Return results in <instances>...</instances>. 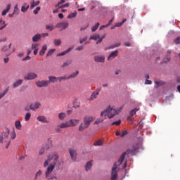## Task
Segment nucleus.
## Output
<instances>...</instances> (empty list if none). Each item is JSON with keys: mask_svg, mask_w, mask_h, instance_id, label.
<instances>
[{"mask_svg": "<svg viewBox=\"0 0 180 180\" xmlns=\"http://www.w3.org/2000/svg\"><path fill=\"white\" fill-rule=\"evenodd\" d=\"M30 9H33L34 7L38 6V5L40 4L39 1H34V0H32Z\"/></svg>", "mask_w": 180, "mask_h": 180, "instance_id": "obj_26", "label": "nucleus"}, {"mask_svg": "<svg viewBox=\"0 0 180 180\" xmlns=\"http://www.w3.org/2000/svg\"><path fill=\"white\" fill-rule=\"evenodd\" d=\"M155 84L156 85L155 86V88H158V86H162V85H164L165 82L163 81L155 80Z\"/></svg>", "mask_w": 180, "mask_h": 180, "instance_id": "obj_31", "label": "nucleus"}, {"mask_svg": "<svg viewBox=\"0 0 180 180\" xmlns=\"http://www.w3.org/2000/svg\"><path fill=\"white\" fill-rule=\"evenodd\" d=\"M103 144V141H102V140H101V139H98L96 142L94 143V146H102Z\"/></svg>", "mask_w": 180, "mask_h": 180, "instance_id": "obj_34", "label": "nucleus"}, {"mask_svg": "<svg viewBox=\"0 0 180 180\" xmlns=\"http://www.w3.org/2000/svg\"><path fill=\"white\" fill-rule=\"evenodd\" d=\"M43 174V172L41 170H39L36 174L34 178V180H37L40 176H41V174Z\"/></svg>", "mask_w": 180, "mask_h": 180, "instance_id": "obj_30", "label": "nucleus"}, {"mask_svg": "<svg viewBox=\"0 0 180 180\" xmlns=\"http://www.w3.org/2000/svg\"><path fill=\"white\" fill-rule=\"evenodd\" d=\"M120 42H118V43H115V44H114L112 46H110V47H109V49H115V47H119V46H120Z\"/></svg>", "mask_w": 180, "mask_h": 180, "instance_id": "obj_44", "label": "nucleus"}, {"mask_svg": "<svg viewBox=\"0 0 180 180\" xmlns=\"http://www.w3.org/2000/svg\"><path fill=\"white\" fill-rule=\"evenodd\" d=\"M72 50V48L70 47L66 51L61 52L57 54V57H61V56H65V54H68Z\"/></svg>", "mask_w": 180, "mask_h": 180, "instance_id": "obj_23", "label": "nucleus"}, {"mask_svg": "<svg viewBox=\"0 0 180 180\" xmlns=\"http://www.w3.org/2000/svg\"><path fill=\"white\" fill-rule=\"evenodd\" d=\"M22 84H23V79H18L16 80L13 84V88H18V86H20V85H22Z\"/></svg>", "mask_w": 180, "mask_h": 180, "instance_id": "obj_18", "label": "nucleus"}, {"mask_svg": "<svg viewBox=\"0 0 180 180\" xmlns=\"http://www.w3.org/2000/svg\"><path fill=\"white\" fill-rule=\"evenodd\" d=\"M71 61L70 62H65L63 65H62V68H65V67H68L70 65V64H71Z\"/></svg>", "mask_w": 180, "mask_h": 180, "instance_id": "obj_48", "label": "nucleus"}, {"mask_svg": "<svg viewBox=\"0 0 180 180\" xmlns=\"http://www.w3.org/2000/svg\"><path fill=\"white\" fill-rule=\"evenodd\" d=\"M77 16V13H72L68 16V19H71L72 18H75Z\"/></svg>", "mask_w": 180, "mask_h": 180, "instance_id": "obj_49", "label": "nucleus"}, {"mask_svg": "<svg viewBox=\"0 0 180 180\" xmlns=\"http://www.w3.org/2000/svg\"><path fill=\"white\" fill-rule=\"evenodd\" d=\"M58 154L57 153H53L48 155L47 160L44 162V168H46L45 171V176L47 180L57 179L56 176L51 174L54 168L56 167V169H60V167L64 164V162L58 160Z\"/></svg>", "mask_w": 180, "mask_h": 180, "instance_id": "obj_1", "label": "nucleus"}, {"mask_svg": "<svg viewBox=\"0 0 180 180\" xmlns=\"http://www.w3.org/2000/svg\"><path fill=\"white\" fill-rule=\"evenodd\" d=\"M70 157L73 161L77 160V150L75 149H69Z\"/></svg>", "mask_w": 180, "mask_h": 180, "instance_id": "obj_14", "label": "nucleus"}, {"mask_svg": "<svg viewBox=\"0 0 180 180\" xmlns=\"http://www.w3.org/2000/svg\"><path fill=\"white\" fill-rule=\"evenodd\" d=\"M105 37H106V34H104L103 36H102L101 37V36L98 34L92 35L90 37V40H98L96 41V44H101L102 43V40H103V39H105Z\"/></svg>", "mask_w": 180, "mask_h": 180, "instance_id": "obj_7", "label": "nucleus"}, {"mask_svg": "<svg viewBox=\"0 0 180 180\" xmlns=\"http://www.w3.org/2000/svg\"><path fill=\"white\" fill-rule=\"evenodd\" d=\"M53 43L55 46H61V39H54Z\"/></svg>", "mask_w": 180, "mask_h": 180, "instance_id": "obj_41", "label": "nucleus"}, {"mask_svg": "<svg viewBox=\"0 0 180 180\" xmlns=\"http://www.w3.org/2000/svg\"><path fill=\"white\" fill-rule=\"evenodd\" d=\"M30 58H31L30 56H27V57L24 58L22 59V60L23 61H27V60H30Z\"/></svg>", "mask_w": 180, "mask_h": 180, "instance_id": "obj_63", "label": "nucleus"}, {"mask_svg": "<svg viewBox=\"0 0 180 180\" xmlns=\"http://www.w3.org/2000/svg\"><path fill=\"white\" fill-rule=\"evenodd\" d=\"M11 46H12V44H10L8 46H7L6 45H4L2 48V51H8V50H9V49H11Z\"/></svg>", "mask_w": 180, "mask_h": 180, "instance_id": "obj_37", "label": "nucleus"}, {"mask_svg": "<svg viewBox=\"0 0 180 180\" xmlns=\"http://www.w3.org/2000/svg\"><path fill=\"white\" fill-rule=\"evenodd\" d=\"M78 74H79V72L78 71L72 73L70 75L68 76L69 79H71V78H75L77 75H78Z\"/></svg>", "mask_w": 180, "mask_h": 180, "instance_id": "obj_35", "label": "nucleus"}, {"mask_svg": "<svg viewBox=\"0 0 180 180\" xmlns=\"http://www.w3.org/2000/svg\"><path fill=\"white\" fill-rule=\"evenodd\" d=\"M137 112H139V108H135V109L131 110L129 112L130 116H134V115H136V113H137Z\"/></svg>", "mask_w": 180, "mask_h": 180, "instance_id": "obj_38", "label": "nucleus"}, {"mask_svg": "<svg viewBox=\"0 0 180 180\" xmlns=\"http://www.w3.org/2000/svg\"><path fill=\"white\" fill-rule=\"evenodd\" d=\"M50 147H51V143H49V144L46 143L45 145H44L39 151V155H43L46 150H49Z\"/></svg>", "mask_w": 180, "mask_h": 180, "instance_id": "obj_12", "label": "nucleus"}, {"mask_svg": "<svg viewBox=\"0 0 180 180\" xmlns=\"http://www.w3.org/2000/svg\"><path fill=\"white\" fill-rule=\"evenodd\" d=\"M86 39H88L86 37H83L82 39H81L79 40L80 44H82V43H84V41H86Z\"/></svg>", "mask_w": 180, "mask_h": 180, "instance_id": "obj_55", "label": "nucleus"}, {"mask_svg": "<svg viewBox=\"0 0 180 180\" xmlns=\"http://www.w3.org/2000/svg\"><path fill=\"white\" fill-rule=\"evenodd\" d=\"M6 40H8V39H6V37L1 38V39H0V43H5V41H6Z\"/></svg>", "mask_w": 180, "mask_h": 180, "instance_id": "obj_61", "label": "nucleus"}, {"mask_svg": "<svg viewBox=\"0 0 180 180\" xmlns=\"http://www.w3.org/2000/svg\"><path fill=\"white\" fill-rule=\"evenodd\" d=\"M11 8H12V5L8 4L6 9L4 10L1 13L2 16H5L11 11Z\"/></svg>", "mask_w": 180, "mask_h": 180, "instance_id": "obj_25", "label": "nucleus"}, {"mask_svg": "<svg viewBox=\"0 0 180 180\" xmlns=\"http://www.w3.org/2000/svg\"><path fill=\"white\" fill-rule=\"evenodd\" d=\"M118 54H119L118 51H115L111 52L108 57V60H110L111 58H115V57H117Z\"/></svg>", "mask_w": 180, "mask_h": 180, "instance_id": "obj_20", "label": "nucleus"}, {"mask_svg": "<svg viewBox=\"0 0 180 180\" xmlns=\"http://www.w3.org/2000/svg\"><path fill=\"white\" fill-rule=\"evenodd\" d=\"M54 51H56V49H51L50 50L47 54H46V57H49L50 56H52L53 53H54Z\"/></svg>", "mask_w": 180, "mask_h": 180, "instance_id": "obj_50", "label": "nucleus"}, {"mask_svg": "<svg viewBox=\"0 0 180 180\" xmlns=\"http://www.w3.org/2000/svg\"><path fill=\"white\" fill-rule=\"evenodd\" d=\"M8 91H9V89H6V90H4L3 94H0V99H2V98H4V96L8 94Z\"/></svg>", "mask_w": 180, "mask_h": 180, "instance_id": "obj_46", "label": "nucleus"}, {"mask_svg": "<svg viewBox=\"0 0 180 180\" xmlns=\"http://www.w3.org/2000/svg\"><path fill=\"white\" fill-rule=\"evenodd\" d=\"M64 123L66 129H68V127H75V126H78V124H79V120L70 119L69 121Z\"/></svg>", "mask_w": 180, "mask_h": 180, "instance_id": "obj_6", "label": "nucleus"}, {"mask_svg": "<svg viewBox=\"0 0 180 180\" xmlns=\"http://www.w3.org/2000/svg\"><path fill=\"white\" fill-rule=\"evenodd\" d=\"M124 157H126V153H124L121 155L117 163H115L111 172V179L110 180H117V167L122 165V163L124 160Z\"/></svg>", "mask_w": 180, "mask_h": 180, "instance_id": "obj_2", "label": "nucleus"}, {"mask_svg": "<svg viewBox=\"0 0 180 180\" xmlns=\"http://www.w3.org/2000/svg\"><path fill=\"white\" fill-rule=\"evenodd\" d=\"M30 117H32V114H30V112H27L25 117V122H29L30 120Z\"/></svg>", "mask_w": 180, "mask_h": 180, "instance_id": "obj_36", "label": "nucleus"}, {"mask_svg": "<svg viewBox=\"0 0 180 180\" xmlns=\"http://www.w3.org/2000/svg\"><path fill=\"white\" fill-rule=\"evenodd\" d=\"M46 30H50V32H51V31L54 30V27H53V25H47L46 26Z\"/></svg>", "mask_w": 180, "mask_h": 180, "instance_id": "obj_45", "label": "nucleus"}, {"mask_svg": "<svg viewBox=\"0 0 180 180\" xmlns=\"http://www.w3.org/2000/svg\"><path fill=\"white\" fill-rule=\"evenodd\" d=\"M103 120H105V119L98 120L95 121L94 124H99V123H102V122H103Z\"/></svg>", "mask_w": 180, "mask_h": 180, "instance_id": "obj_58", "label": "nucleus"}, {"mask_svg": "<svg viewBox=\"0 0 180 180\" xmlns=\"http://www.w3.org/2000/svg\"><path fill=\"white\" fill-rule=\"evenodd\" d=\"M172 53V51L171 50L167 51V55L165 56L163 63H168V61H169V56H171Z\"/></svg>", "mask_w": 180, "mask_h": 180, "instance_id": "obj_24", "label": "nucleus"}, {"mask_svg": "<svg viewBox=\"0 0 180 180\" xmlns=\"http://www.w3.org/2000/svg\"><path fill=\"white\" fill-rule=\"evenodd\" d=\"M48 82H52L53 84H56V82H58V77L54 76H49Z\"/></svg>", "mask_w": 180, "mask_h": 180, "instance_id": "obj_21", "label": "nucleus"}, {"mask_svg": "<svg viewBox=\"0 0 180 180\" xmlns=\"http://www.w3.org/2000/svg\"><path fill=\"white\" fill-rule=\"evenodd\" d=\"M31 49L32 50H39V44H32Z\"/></svg>", "mask_w": 180, "mask_h": 180, "instance_id": "obj_40", "label": "nucleus"}, {"mask_svg": "<svg viewBox=\"0 0 180 180\" xmlns=\"http://www.w3.org/2000/svg\"><path fill=\"white\" fill-rule=\"evenodd\" d=\"M122 123V121L121 120H118V121H116V122H114L111 124V126H119L120 125V124Z\"/></svg>", "mask_w": 180, "mask_h": 180, "instance_id": "obj_47", "label": "nucleus"}, {"mask_svg": "<svg viewBox=\"0 0 180 180\" xmlns=\"http://www.w3.org/2000/svg\"><path fill=\"white\" fill-rule=\"evenodd\" d=\"M29 8H30V6H29V5L27 6V7H25V6H22L21 7V12H23V13L27 12V9H29Z\"/></svg>", "mask_w": 180, "mask_h": 180, "instance_id": "obj_43", "label": "nucleus"}, {"mask_svg": "<svg viewBox=\"0 0 180 180\" xmlns=\"http://www.w3.org/2000/svg\"><path fill=\"white\" fill-rule=\"evenodd\" d=\"M127 134V131L124 130L122 131V134H121V137H124V136H126Z\"/></svg>", "mask_w": 180, "mask_h": 180, "instance_id": "obj_60", "label": "nucleus"}, {"mask_svg": "<svg viewBox=\"0 0 180 180\" xmlns=\"http://www.w3.org/2000/svg\"><path fill=\"white\" fill-rule=\"evenodd\" d=\"M36 78H37V74L33 72H28L26 75L24 76V79H25V81L36 79Z\"/></svg>", "mask_w": 180, "mask_h": 180, "instance_id": "obj_8", "label": "nucleus"}, {"mask_svg": "<svg viewBox=\"0 0 180 180\" xmlns=\"http://www.w3.org/2000/svg\"><path fill=\"white\" fill-rule=\"evenodd\" d=\"M94 61L96 63H105V56H95Z\"/></svg>", "mask_w": 180, "mask_h": 180, "instance_id": "obj_19", "label": "nucleus"}, {"mask_svg": "<svg viewBox=\"0 0 180 180\" xmlns=\"http://www.w3.org/2000/svg\"><path fill=\"white\" fill-rule=\"evenodd\" d=\"M153 82L150 80L146 79L145 82V84H146V85H151Z\"/></svg>", "mask_w": 180, "mask_h": 180, "instance_id": "obj_62", "label": "nucleus"}, {"mask_svg": "<svg viewBox=\"0 0 180 180\" xmlns=\"http://www.w3.org/2000/svg\"><path fill=\"white\" fill-rule=\"evenodd\" d=\"M92 167V161H89L86 165V171H89Z\"/></svg>", "mask_w": 180, "mask_h": 180, "instance_id": "obj_33", "label": "nucleus"}, {"mask_svg": "<svg viewBox=\"0 0 180 180\" xmlns=\"http://www.w3.org/2000/svg\"><path fill=\"white\" fill-rule=\"evenodd\" d=\"M65 2H67V0H60V1L58 3V6H60V5H63V4H65Z\"/></svg>", "mask_w": 180, "mask_h": 180, "instance_id": "obj_56", "label": "nucleus"}, {"mask_svg": "<svg viewBox=\"0 0 180 180\" xmlns=\"http://www.w3.org/2000/svg\"><path fill=\"white\" fill-rule=\"evenodd\" d=\"M137 148H133L132 149H128L126 152V154H129V155H136L137 153Z\"/></svg>", "mask_w": 180, "mask_h": 180, "instance_id": "obj_16", "label": "nucleus"}, {"mask_svg": "<svg viewBox=\"0 0 180 180\" xmlns=\"http://www.w3.org/2000/svg\"><path fill=\"white\" fill-rule=\"evenodd\" d=\"M40 39H41V34H37L32 37V41H34V43H36V42L39 41V40H40Z\"/></svg>", "mask_w": 180, "mask_h": 180, "instance_id": "obj_22", "label": "nucleus"}, {"mask_svg": "<svg viewBox=\"0 0 180 180\" xmlns=\"http://www.w3.org/2000/svg\"><path fill=\"white\" fill-rule=\"evenodd\" d=\"M174 41L175 44H180V37H176Z\"/></svg>", "mask_w": 180, "mask_h": 180, "instance_id": "obj_52", "label": "nucleus"}, {"mask_svg": "<svg viewBox=\"0 0 180 180\" xmlns=\"http://www.w3.org/2000/svg\"><path fill=\"white\" fill-rule=\"evenodd\" d=\"M9 128H6L5 131H4L0 135V143H6V148H9V146L11 144V139H8L9 137Z\"/></svg>", "mask_w": 180, "mask_h": 180, "instance_id": "obj_5", "label": "nucleus"}, {"mask_svg": "<svg viewBox=\"0 0 180 180\" xmlns=\"http://www.w3.org/2000/svg\"><path fill=\"white\" fill-rule=\"evenodd\" d=\"M36 85L38 88H44L50 85V82L48 80H41L36 82Z\"/></svg>", "mask_w": 180, "mask_h": 180, "instance_id": "obj_9", "label": "nucleus"}, {"mask_svg": "<svg viewBox=\"0 0 180 180\" xmlns=\"http://www.w3.org/2000/svg\"><path fill=\"white\" fill-rule=\"evenodd\" d=\"M98 27H99V22H97L95 26H94L91 28V32H96V30H98Z\"/></svg>", "mask_w": 180, "mask_h": 180, "instance_id": "obj_42", "label": "nucleus"}, {"mask_svg": "<svg viewBox=\"0 0 180 180\" xmlns=\"http://www.w3.org/2000/svg\"><path fill=\"white\" fill-rule=\"evenodd\" d=\"M69 24L68 22H58L56 27H57V29H60V30H65V29H67V27H68Z\"/></svg>", "mask_w": 180, "mask_h": 180, "instance_id": "obj_10", "label": "nucleus"}, {"mask_svg": "<svg viewBox=\"0 0 180 180\" xmlns=\"http://www.w3.org/2000/svg\"><path fill=\"white\" fill-rule=\"evenodd\" d=\"M40 7H37L35 10L33 11V13H34V15H37V13H39V11H40Z\"/></svg>", "mask_w": 180, "mask_h": 180, "instance_id": "obj_54", "label": "nucleus"}, {"mask_svg": "<svg viewBox=\"0 0 180 180\" xmlns=\"http://www.w3.org/2000/svg\"><path fill=\"white\" fill-rule=\"evenodd\" d=\"M58 79L59 82H62V81H67L70 79H69L68 76L65 75V76H63V77H58Z\"/></svg>", "mask_w": 180, "mask_h": 180, "instance_id": "obj_32", "label": "nucleus"}, {"mask_svg": "<svg viewBox=\"0 0 180 180\" xmlns=\"http://www.w3.org/2000/svg\"><path fill=\"white\" fill-rule=\"evenodd\" d=\"M61 129H67V127H65V124L64 122L61 123L60 124L58 125L56 128L55 129V131L56 133H60Z\"/></svg>", "mask_w": 180, "mask_h": 180, "instance_id": "obj_15", "label": "nucleus"}, {"mask_svg": "<svg viewBox=\"0 0 180 180\" xmlns=\"http://www.w3.org/2000/svg\"><path fill=\"white\" fill-rule=\"evenodd\" d=\"M15 15H19V8H18V4L14 6V11L13 12Z\"/></svg>", "mask_w": 180, "mask_h": 180, "instance_id": "obj_39", "label": "nucleus"}, {"mask_svg": "<svg viewBox=\"0 0 180 180\" xmlns=\"http://www.w3.org/2000/svg\"><path fill=\"white\" fill-rule=\"evenodd\" d=\"M15 126L17 130H22V124L20 123V121L19 120L15 121Z\"/></svg>", "mask_w": 180, "mask_h": 180, "instance_id": "obj_27", "label": "nucleus"}, {"mask_svg": "<svg viewBox=\"0 0 180 180\" xmlns=\"http://www.w3.org/2000/svg\"><path fill=\"white\" fill-rule=\"evenodd\" d=\"M65 117H67V114H65V112H60L58 114L59 120H64Z\"/></svg>", "mask_w": 180, "mask_h": 180, "instance_id": "obj_29", "label": "nucleus"}, {"mask_svg": "<svg viewBox=\"0 0 180 180\" xmlns=\"http://www.w3.org/2000/svg\"><path fill=\"white\" fill-rule=\"evenodd\" d=\"M37 120L38 122H41V123H49V120H47V118L44 115H40L37 117Z\"/></svg>", "mask_w": 180, "mask_h": 180, "instance_id": "obj_17", "label": "nucleus"}, {"mask_svg": "<svg viewBox=\"0 0 180 180\" xmlns=\"http://www.w3.org/2000/svg\"><path fill=\"white\" fill-rule=\"evenodd\" d=\"M40 106H41V104L40 103V102H35L32 103L30 105V109L31 110H37V109H39V108H40Z\"/></svg>", "mask_w": 180, "mask_h": 180, "instance_id": "obj_13", "label": "nucleus"}, {"mask_svg": "<svg viewBox=\"0 0 180 180\" xmlns=\"http://www.w3.org/2000/svg\"><path fill=\"white\" fill-rule=\"evenodd\" d=\"M122 110H120L117 111L114 108H108L106 110H104L101 112L100 116L101 117H103L104 119H106V117L108 116V119H112L116 116V115L119 114V112H121Z\"/></svg>", "mask_w": 180, "mask_h": 180, "instance_id": "obj_3", "label": "nucleus"}, {"mask_svg": "<svg viewBox=\"0 0 180 180\" xmlns=\"http://www.w3.org/2000/svg\"><path fill=\"white\" fill-rule=\"evenodd\" d=\"M46 50H47V45H44L42 46V49L39 51V56H44V53H46Z\"/></svg>", "mask_w": 180, "mask_h": 180, "instance_id": "obj_28", "label": "nucleus"}, {"mask_svg": "<svg viewBox=\"0 0 180 180\" xmlns=\"http://www.w3.org/2000/svg\"><path fill=\"white\" fill-rule=\"evenodd\" d=\"M89 26V24H86V25L82 27L80 29L81 32H82V30H86V29H88Z\"/></svg>", "mask_w": 180, "mask_h": 180, "instance_id": "obj_53", "label": "nucleus"}, {"mask_svg": "<svg viewBox=\"0 0 180 180\" xmlns=\"http://www.w3.org/2000/svg\"><path fill=\"white\" fill-rule=\"evenodd\" d=\"M4 61L5 64H8V63H9V58H5L4 59Z\"/></svg>", "mask_w": 180, "mask_h": 180, "instance_id": "obj_64", "label": "nucleus"}, {"mask_svg": "<svg viewBox=\"0 0 180 180\" xmlns=\"http://www.w3.org/2000/svg\"><path fill=\"white\" fill-rule=\"evenodd\" d=\"M123 26V22H117L116 25H115V27H120Z\"/></svg>", "mask_w": 180, "mask_h": 180, "instance_id": "obj_59", "label": "nucleus"}, {"mask_svg": "<svg viewBox=\"0 0 180 180\" xmlns=\"http://www.w3.org/2000/svg\"><path fill=\"white\" fill-rule=\"evenodd\" d=\"M101 92V89H96L91 95L89 101H95V99H96V98H98V96H99V94Z\"/></svg>", "mask_w": 180, "mask_h": 180, "instance_id": "obj_11", "label": "nucleus"}, {"mask_svg": "<svg viewBox=\"0 0 180 180\" xmlns=\"http://www.w3.org/2000/svg\"><path fill=\"white\" fill-rule=\"evenodd\" d=\"M11 140H15V139H16V133L15 132V131L11 133Z\"/></svg>", "mask_w": 180, "mask_h": 180, "instance_id": "obj_51", "label": "nucleus"}, {"mask_svg": "<svg viewBox=\"0 0 180 180\" xmlns=\"http://www.w3.org/2000/svg\"><path fill=\"white\" fill-rule=\"evenodd\" d=\"M94 119L92 116H86L83 118V122L79 126V131H84L86 129H88L91 126V123L94 122Z\"/></svg>", "mask_w": 180, "mask_h": 180, "instance_id": "obj_4", "label": "nucleus"}, {"mask_svg": "<svg viewBox=\"0 0 180 180\" xmlns=\"http://www.w3.org/2000/svg\"><path fill=\"white\" fill-rule=\"evenodd\" d=\"M77 51H81L84 50V46H79L77 48H76Z\"/></svg>", "mask_w": 180, "mask_h": 180, "instance_id": "obj_57", "label": "nucleus"}]
</instances>
